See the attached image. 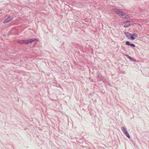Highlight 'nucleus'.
<instances>
[{
    "mask_svg": "<svg viewBox=\"0 0 149 149\" xmlns=\"http://www.w3.org/2000/svg\"><path fill=\"white\" fill-rule=\"evenodd\" d=\"M130 26V24L129 23H127L125 25L123 26L124 27V28H127L128 27Z\"/></svg>",
    "mask_w": 149,
    "mask_h": 149,
    "instance_id": "obj_10",
    "label": "nucleus"
},
{
    "mask_svg": "<svg viewBox=\"0 0 149 149\" xmlns=\"http://www.w3.org/2000/svg\"><path fill=\"white\" fill-rule=\"evenodd\" d=\"M130 46L133 47H135V45L133 43H131Z\"/></svg>",
    "mask_w": 149,
    "mask_h": 149,
    "instance_id": "obj_15",
    "label": "nucleus"
},
{
    "mask_svg": "<svg viewBox=\"0 0 149 149\" xmlns=\"http://www.w3.org/2000/svg\"><path fill=\"white\" fill-rule=\"evenodd\" d=\"M13 19V17L10 16H8L3 21V23L4 24L7 23L10 21L12 20Z\"/></svg>",
    "mask_w": 149,
    "mask_h": 149,
    "instance_id": "obj_3",
    "label": "nucleus"
},
{
    "mask_svg": "<svg viewBox=\"0 0 149 149\" xmlns=\"http://www.w3.org/2000/svg\"><path fill=\"white\" fill-rule=\"evenodd\" d=\"M125 44L128 46H130L131 43L128 41H126L125 42Z\"/></svg>",
    "mask_w": 149,
    "mask_h": 149,
    "instance_id": "obj_13",
    "label": "nucleus"
},
{
    "mask_svg": "<svg viewBox=\"0 0 149 149\" xmlns=\"http://www.w3.org/2000/svg\"><path fill=\"white\" fill-rule=\"evenodd\" d=\"M138 36V35L136 33H134L133 34H131V35L130 37V39L132 40H134Z\"/></svg>",
    "mask_w": 149,
    "mask_h": 149,
    "instance_id": "obj_2",
    "label": "nucleus"
},
{
    "mask_svg": "<svg viewBox=\"0 0 149 149\" xmlns=\"http://www.w3.org/2000/svg\"><path fill=\"white\" fill-rule=\"evenodd\" d=\"M129 24H130V26H132V25H133L134 24H135V23H129Z\"/></svg>",
    "mask_w": 149,
    "mask_h": 149,
    "instance_id": "obj_17",
    "label": "nucleus"
},
{
    "mask_svg": "<svg viewBox=\"0 0 149 149\" xmlns=\"http://www.w3.org/2000/svg\"><path fill=\"white\" fill-rule=\"evenodd\" d=\"M129 18V16L127 15V14H125V15L124 17V19L126 18L127 19Z\"/></svg>",
    "mask_w": 149,
    "mask_h": 149,
    "instance_id": "obj_14",
    "label": "nucleus"
},
{
    "mask_svg": "<svg viewBox=\"0 0 149 149\" xmlns=\"http://www.w3.org/2000/svg\"><path fill=\"white\" fill-rule=\"evenodd\" d=\"M125 35L129 39H130V37L131 35V33L128 32H125Z\"/></svg>",
    "mask_w": 149,
    "mask_h": 149,
    "instance_id": "obj_7",
    "label": "nucleus"
},
{
    "mask_svg": "<svg viewBox=\"0 0 149 149\" xmlns=\"http://www.w3.org/2000/svg\"><path fill=\"white\" fill-rule=\"evenodd\" d=\"M126 56L127 57V58H128L131 61L133 62H135L136 61V60L135 59L132 57L128 55H126Z\"/></svg>",
    "mask_w": 149,
    "mask_h": 149,
    "instance_id": "obj_6",
    "label": "nucleus"
},
{
    "mask_svg": "<svg viewBox=\"0 0 149 149\" xmlns=\"http://www.w3.org/2000/svg\"><path fill=\"white\" fill-rule=\"evenodd\" d=\"M23 40H19L17 41V42L20 44H24Z\"/></svg>",
    "mask_w": 149,
    "mask_h": 149,
    "instance_id": "obj_11",
    "label": "nucleus"
},
{
    "mask_svg": "<svg viewBox=\"0 0 149 149\" xmlns=\"http://www.w3.org/2000/svg\"><path fill=\"white\" fill-rule=\"evenodd\" d=\"M121 130H122L123 132V133L124 134L127 131V130L126 129L125 127H121Z\"/></svg>",
    "mask_w": 149,
    "mask_h": 149,
    "instance_id": "obj_8",
    "label": "nucleus"
},
{
    "mask_svg": "<svg viewBox=\"0 0 149 149\" xmlns=\"http://www.w3.org/2000/svg\"><path fill=\"white\" fill-rule=\"evenodd\" d=\"M96 77L98 80L100 81H102L103 79V76L100 72L98 73Z\"/></svg>",
    "mask_w": 149,
    "mask_h": 149,
    "instance_id": "obj_4",
    "label": "nucleus"
},
{
    "mask_svg": "<svg viewBox=\"0 0 149 149\" xmlns=\"http://www.w3.org/2000/svg\"><path fill=\"white\" fill-rule=\"evenodd\" d=\"M28 44L32 43L33 42L36 41H39V40L38 39L36 38H33L31 39H28Z\"/></svg>",
    "mask_w": 149,
    "mask_h": 149,
    "instance_id": "obj_5",
    "label": "nucleus"
},
{
    "mask_svg": "<svg viewBox=\"0 0 149 149\" xmlns=\"http://www.w3.org/2000/svg\"><path fill=\"white\" fill-rule=\"evenodd\" d=\"M124 134L129 139L130 138V136L129 135L128 132L127 131L126 132L124 133Z\"/></svg>",
    "mask_w": 149,
    "mask_h": 149,
    "instance_id": "obj_9",
    "label": "nucleus"
},
{
    "mask_svg": "<svg viewBox=\"0 0 149 149\" xmlns=\"http://www.w3.org/2000/svg\"><path fill=\"white\" fill-rule=\"evenodd\" d=\"M96 101H96V100H95L94 101V102H96Z\"/></svg>",
    "mask_w": 149,
    "mask_h": 149,
    "instance_id": "obj_18",
    "label": "nucleus"
},
{
    "mask_svg": "<svg viewBox=\"0 0 149 149\" xmlns=\"http://www.w3.org/2000/svg\"><path fill=\"white\" fill-rule=\"evenodd\" d=\"M130 22V21L127 20V21H126L124 22H123V23H125L129 22Z\"/></svg>",
    "mask_w": 149,
    "mask_h": 149,
    "instance_id": "obj_16",
    "label": "nucleus"
},
{
    "mask_svg": "<svg viewBox=\"0 0 149 149\" xmlns=\"http://www.w3.org/2000/svg\"><path fill=\"white\" fill-rule=\"evenodd\" d=\"M113 11L116 14L118 15L121 18L124 19L125 13L120 11V10L117 8H113Z\"/></svg>",
    "mask_w": 149,
    "mask_h": 149,
    "instance_id": "obj_1",
    "label": "nucleus"
},
{
    "mask_svg": "<svg viewBox=\"0 0 149 149\" xmlns=\"http://www.w3.org/2000/svg\"><path fill=\"white\" fill-rule=\"evenodd\" d=\"M58 86H59L61 87V86H60V85L58 84Z\"/></svg>",
    "mask_w": 149,
    "mask_h": 149,
    "instance_id": "obj_19",
    "label": "nucleus"
},
{
    "mask_svg": "<svg viewBox=\"0 0 149 149\" xmlns=\"http://www.w3.org/2000/svg\"><path fill=\"white\" fill-rule=\"evenodd\" d=\"M28 40H23V42L24 43V44H28Z\"/></svg>",
    "mask_w": 149,
    "mask_h": 149,
    "instance_id": "obj_12",
    "label": "nucleus"
}]
</instances>
